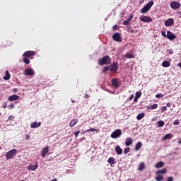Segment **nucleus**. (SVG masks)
<instances>
[{
  "label": "nucleus",
  "mask_w": 181,
  "mask_h": 181,
  "mask_svg": "<svg viewBox=\"0 0 181 181\" xmlns=\"http://www.w3.org/2000/svg\"><path fill=\"white\" fill-rule=\"evenodd\" d=\"M77 122H78V119H72L69 123L70 128H72V127H74Z\"/></svg>",
  "instance_id": "nucleus-17"
},
{
  "label": "nucleus",
  "mask_w": 181,
  "mask_h": 181,
  "mask_svg": "<svg viewBox=\"0 0 181 181\" xmlns=\"http://www.w3.org/2000/svg\"><path fill=\"white\" fill-rule=\"evenodd\" d=\"M35 71L32 69H27L24 70V76H34Z\"/></svg>",
  "instance_id": "nucleus-10"
},
{
  "label": "nucleus",
  "mask_w": 181,
  "mask_h": 181,
  "mask_svg": "<svg viewBox=\"0 0 181 181\" xmlns=\"http://www.w3.org/2000/svg\"><path fill=\"white\" fill-rule=\"evenodd\" d=\"M23 63H25V64H29V63H30V60L26 57H24L23 59Z\"/></svg>",
  "instance_id": "nucleus-32"
},
{
  "label": "nucleus",
  "mask_w": 181,
  "mask_h": 181,
  "mask_svg": "<svg viewBox=\"0 0 181 181\" xmlns=\"http://www.w3.org/2000/svg\"><path fill=\"white\" fill-rule=\"evenodd\" d=\"M71 103H72L73 104H74V100H71Z\"/></svg>",
  "instance_id": "nucleus-58"
},
{
  "label": "nucleus",
  "mask_w": 181,
  "mask_h": 181,
  "mask_svg": "<svg viewBox=\"0 0 181 181\" xmlns=\"http://www.w3.org/2000/svg\"><path fill=\"white\" fill-rule=\"evenodd\" d=\"M178 144H179L180 145L181 144V139H179Z\"/></svg>",
  "instance_id": "nucleus-55"
},
{
  "label": "nucleus",
  "mask_w": 181,
  "mask_h": 181,
  "mask_svg": "<svg viewBox=\"0 0 181 181\" xmlns=\"http://www.w3.org/2000/svg\"><path fill=\"white\" fill-rule=\"evenodd\" d=\"M171 106H172V104H170V103H167V107H171Z\"/></svg>",
  "instance_id": "nucleus-54"
},
{
  "label": "nucleus",
  "mask_w": 181,
  "mask_h": 181,
  "mask_svg": "<svg viewBox=\"0 0 181 181\" xmlns=\"http://www.w3.org/2000/svg\"><path fill=\"white\" fill-rule=\"evenodd\" d=\"M35 52L33 51H27L23 54V57H28V59H30L31 57H33V56H35Z\"/></svg>",
  "instance_id": "nucleus-7"
},
{
  "label": "nucleus",
  "mask_w": 181,
  "mask_h": 181,
  "mask_svg": "<svg viewBox=\"0 0 181 181\" xmlns=\"http://www.w3.org/2000/svg\"><path fill=\"white\" fill-rule=\"evenodd\" d=\"M162 66L163 67H170V62L168 61H164L162 63Z\"/></svg>",
  "instance_id": "nucleus-27"
},
{
  "label": "nucleus",
  "mask_w": 181,
  "mask_h": 181,
  "mask_svg": "<svg viewBox=\"0 0 181 181\" xmlns=\"http://www.w3.org/2000/svg\"><path fill=\"white\" fill-rule=\"evenodd\" d=\"M146 166H145V163H141L139 166V170H140V172H142V170H144V169H145Z\"/></svg>",
  "instance_id": "nucleus-28"
},
{
  "label": "nucleus",
  "mask_w": 181,
  "mask_h": 181,
  "mask_svg": "<svg viewBox=\"0 0 181 181\" xmlns=\"http://www.w3.org/2000/svg\"><path fill=\"white\" fill-rule=\"evenodd\" d=\"M90 95L88 94H85L84 98H89Z\"/></svg>",
  "instance_id": "nucleus-52"
},
{
  "label": "nucleus",
  "mask_w": 181,
  "mask_h": 181,
  "mask_svg": "<svg viewBox=\"0 0 181 181\" xmlns=\"http://www.w3.org/2000/svg\"><path fill=\"white\" fill-rule=\"evenodd\" d=\"M170 8H172V9H179V8H180L181 4L180 3H179V1H172L170 4Z\"/></svg>",
  "instance_id": "nucleus-6"
},
{
  "label": "nucleus",
  "mask_w": 181,
  "mask_h": 181,
  "mask_svg": "<svg viewBox=\"0 0 181 181\" xmlns=\"http://www.w3.org/2000/svg\"><path fill=\"white\" fill-rule=\"evenodd\" d=\"M158 127H163V125H165V122L160 120L158 122Z\"/></svg>",
  "instance_id": "nucleus-36"
},
{
  "label": "nucleus",
  "mask_w": 181,
  "mask_h": 181,
  "mask_svg": "<svg viewBox=\"0 0 181 181\" xmlns=\"http://www.w3.org/2000/svg\"><path fill=\"white\" fill-rule=\"evenodd\" d=\"M174 125H179L180 122H179V119H176L173 122Z\"/></svg>",
  "instance_id": "nucleus-44"
},
{
  "label": "nucleus",
  "mask_w": 181,
  "mask_h": 181,
  "mask_svg": "<svg viewBox=\"0 0 181 181\" xmlns=\"http://www.w3.org/2000/svg\"><path fill=\"white\" fill-rule=\"evenodd\" d=\"M161 35H162V36H163V37H167L168 35H166V29L163 30L161 31Z\"/></svg>",
  "instance_id": "nucleus-37"
},
{
  "label": "nucleus",
  "mask_w": 181,
  "mask_h": 181,
  "mask_svg": "<svg viewBox=\"0 0 181 181\" xmlns=\"http://www.w3.org/2000/svg\"><path fill=\"white\" fill-rule=\"evenodd\" d=\"M166 110H168L166 106H164V107H162V111H166Z\"/></svg>",
  "instance_id": "nucleus-51"
},
{
  "label": "nucleus",
  "mask_w": 181,
  "mask_h": 181,
  "mask_svg": "<svg viewBox=\"0 0 181 181\" xmlns=\"http://www.w3.org/2000/svg\"><path fill=\"white\" fill-rule=\"evenodd\" d=\"M18 91V88H15L13 89V93H16Z\"/></svg>",
  "instance_id": "nucleus-53"
},
{
  "label": "nucleus",
  "mask_w": 181,
  "mask_h": 181,
  "mask_svg": "<svg viewBox=\"0 0 181 181\" xmlns=\"http://www.w3.org/2000/svg\"><path fill=\"white\" fill-rule=\"evenodd\" d=\"M16 153H18V150L16 148H13L7 153H6L5 156H6V160H9V159H13L15 156H16Z\"/></svg>",
  "instance_id": "nucleus-2"
},
{
  "label": "nucleus",
  "mask_w": 181,
  "mask_h": 181,
  "mask_svg": "<svg viewBox=\"0 0 181 181\" xmlns=\"http://www.w3.org/2000/svg\"><path fill=\"white\" fill-rule=\"evenodd\" d=\"M172 134H167L163 138V141H166L167 139H172Z\"/></svg>",
  "instance_id": "nucleus-30"
},
{
  "label": "nucleus",
  "mask_w": 181,
  "mask_h": 181,
  "mask_svg": "<svg viewBox=\"0 0 181 181\" xmlns=\"http://www.w3.org/2000/svg\"><path fill=\"white\" fill-rule=\"evenodd\" d=\"M78 134H80L79 130H78L74 133V135H75V138H77L78 136Z\"/></svg>",
  "instance_id": "nucleus-42"
},
{
  "label": "nucleus",
  "mask_w": 181,
  "mask_h": 181,
  "mask_svg": "<svg viewBox=\"0 0 181 181\" xmlns=\"http://www.w3.org/2000/svg\"><path fill=\"white\" fill-rule=\"evenodd\" d=\"M156 98H163V94L158 93V94L156 95Z\"/></svg>",
  "instance_id": "nucleus-39"
},
{
  "label": "nucleus",
  "mask_w": 181,
  "mask_h": 181,
  "mask_svg": "<svg viewBox=\"0 0 181 181\" xmlns=\"http://www.w3.org/2000/svg\"><path fill=\"white\" fill-rule=\"evenodd\" d=\"M111 83L113 87H115V88H118V87H119V82L118 81V79H117L116 78H113L111 80Z\"/></svg>",
  "instance_id": "nucleus-12"
},
{
  "label": "nucleus",
  "mask_w": 181,
  "mask_h": 181,
  "mask_svg": "<svg viewBox=\"0 0 181 181\" xmlns=\"http://www.w3.org/2000/svg\"><path fill=\"white\" fill-rule=\"evenodd\" d=\"M167 181H173V177H169L167 179Z\"/></svg>",
  "instance_id": "nucleus-49"
},
{
  "label": "nucleus",
  "mask_w": 181,
  "mask_h": 181,
  "mask_svg": "<svg viewBox=\"0 0 181 181\" xmlns=\"http://www.w3.org/2000/svg\"><path fill=\"white\" fill-rule=\"evenodd\" d=\"M8 107V110H12L13 108H15V105L11 104Z\"/></svg>",
  "instance_id": "nucleus-43"
},
{
  "label": "nucleus",
  "mask_w": 181,
  "mask_h": 181,
  "mask_svg": "<svg viewBox=\"0 0 181 181\" xmlns=\"http://www.w3.org/2000/svg\"><path fill=\"white\" fill-rule=\"evenodd\" d=\"M165 166V163L160 161L156 164V169H160V168H163Z\"/></svg>",
  "instance_id": "nucleus-22"
},
{
  "label": "nucleus",
  "mask_w": 181,
  "mask_h": 181,
  "mask_svg": "<svg viewBox=\"0 0 181 181\" xmlns=\"http://www.w3.org/2000/svg\"><path fill=\"white\" fill-rule=\"evenodd\" d=\"M133 18H134V15H130L129 17L128 18L127 21L129 22H131V21H132Z\"/></svg>",
  "instance_id": "nucleus-45"
},
{
  "label": "nucleus",
  "mask_w": 181,
  "mask_h": 181,
  "mask_svg": "<svg viewBox=\"0 0 181 181\" xmlns=\"http://www.w3.org/2000/svg\"><path fill=\"white\" fill-rule=\"evenodd\" d=\"M95 131H98V129H94V128H91V129H87V130L85 131L83 133H86V132H94Z\"/></svg>",
  "instance_id": "nucleus-34"
},
{
  "label": "nucleus",
  "mask_w": 181,
  "mask_h": 181,
  "mask_svg": "<svg viewBox=\"0 0 181 181\" xmlns=\"http://www.w3.org/2000/svg\"><path fill=\"white\" fill-rule=\"evenodd\" d=\"M129 22L130 21H128V20H126V21H123V25H129Z\"/></svg>",
  "instance_id": "nucleus-47"
},
{
  "label": "nucleus",
  "mask_w": 181,
  "mask_h": 181,
  "mask_svg": "<svg viewBox=\"0 0 181 181\" xmlns=\"http://www.w3.org/2000/svg\"><path fill=\"white\" fill-rule=\"evenodd\" d=\"M145 117V113H140L137 115L136 119H138V121H141V119H142V118H144Z\"/></svg>",
  "instance_id": "nucleus-29"
},
{
  "label": "nucleus",
  "mask_w": 181,
  "mask_h": 181,
  "mask_svg": "<svg viewBox=\"0 0 181 181\" xmlns=\"http://www.w3.org/2000/svg\"><path fill=\"white\" fill-rule=\"evenodd\" d=\"M112 29H113L114 30H117L118 29V25H114L113 28H112Z\"/></svg>",
  "instance_id": "nucleus-48"
},
{
  "label": "nucleus",
  "mask_w": 181,
  "mask_h": 181,
  "mask_svg": "<svg viewBox=\"0 0 181 181\" xmlns=\"http://www.w3.org/2000/svg\"><path fill=\"white\" fill-rule=\"evenodd\" d=\"M26 139H29V135L27 136Z\"/></svg>",
  "instance_id": "nucleus-59"
},
{
  "label": "nucleus",
  "mask_w": 181,
  "mask_h": 181,
  "mask_svg": "<svg viewBox=\"0 0 181 181\" xmlns=\"http://www.w3.org/2000/svg\"><path fill=\"white\" fill-rule=\"evenodd\" d=\"M124 57H126V59H134L135 57V55L132 53H127L124 54Z\"/></svg>",
  "instance_id": "nucleus-23"
},
{
  "label": "nucleus",
  "mask_w": 181,
  "mask_h": 181,
  "mask_svg": "<svg viewBox=\"0 0 181 181\" xmlns=\"http://www.w3.org/2000/svg\"><path fill=\"white\" fill-rule=\"evenodd\" d=\"M132 142H134V141L132 140V139L131 137L127 138L126 141H125L126 146H129L130 145H132Z\"/></svg>",
  "instance_id": "nucleus-19"
},
{
  "label": "nucleus",
  "mask_w": 181,
  "mask_h": 181,
  "mask_svg": "<svg viewBox=\"0 0 181 181\" xmlns=\"http://www.w3.org/2000/svg\"><path fill=\"white\" fill-rule=\"evenodd\" d=\"M142 148V143L141 141L138 142L135 146V151H139Z\"/></svg>",
  "instance_id": "nucleus-26"
},
{
  "label": "nucleus",
  "mask_w": 181,
  "mask_h": 181,
  "mask_svg": "<svg viewBox=\"0 0 181 181\" xmlns=\"http://www.w3.org/2000/svg\"><path fill=\"white\" fill-rule=\"evenodd\" d=\"M134 99V95H131L130 97L129 98V101H131V100Z\"/></svg>",
  "instance_id": "nucleus-50"
},
{
  "label": "nucleus",
  "mask_w": 181,
  "mask_h": 181,
  "mask_svg": "<svg viewBox=\"0 0 181 181\" xmlns=\"http://www.w3.org/2000/svg\"><path fill=\"white\" fill-rule=\"evenodd\" d=\"M137 100H138V98H135L134 99V101H137Z\"/></svg>",
  "instance_id": "nucleus-56"
},
{
  "label": "nucleus",
  "mask_w": 181,
  "mask_h": 181,
  "mask_svg": "<svg viewBox=\"0 0 181 181\" xmlns=\"http://www.w3.org/2000/svg\"><path fill=\"white\" fill-rule=\"evenodd\" d=\"M8 101H16V100H19V96L18 95H13L8 98Z\"/></svg>",
  "instance_id": "nucleus-16"
},
{
  "label": "nucleus",
  "mask_w": 181,
  "mask_h": 181,
  "mask_svg": "<svg viewBox=\"0 0 181 181\" xmlns=\"http://www.w3.org/2000/svg\"><path fill=\"white\" fill-rule=\"evenodd\" d=\"M178 66H179V67H180V69H181V63H179V64H178Z\"/></svg>",
  "instance_id": "nucleus-57"
},
{
  "label": "nucleus",
  "mask_w": 181,
  "mask_h": 181,
  "mask_svg": "<svg viewBox=\"0 0 181 181\" xmlns=\"http://www.w3.org/2000/svg\"><path fill=\"white\" fill-rule=\"evenodd\" d=\"M168 172V170L166 168H163V170H160L157 171V175H165Z\"/></svg>",
  "instance_id": "nucleus-24"
},
{
  "label": "nucleus",
  "mask_w": 181,
  "mask_h": 181,
  "mask_svg": "<svg viewBox=\"0 0 181 181\" xmlns=\"http://www.w3.org/2000/svg\"><path fill=\"white\" fill-rule=\"evenodd\" d=\"M37 168H39V165H37V163H36L35 165H32V164H30L27 167V169L28 170H32L33 172H34V170H37Z\"/></svg>",
  "instance_id": "nucleus-13"
},
{
  "label": "nucleus",
  "mask_w": 181,
  "mask_h": 181,
  "mask_svg": "<svg viewBox=\"0 0 181 181\" xmlns=\"http://www.w3.org/2000/svg\"><path fill=\"white\" fill-rule=\"evenodd\" d=\"M4 80H9L11 78V74L9 71H6L5 76L3 77Z\"/></svg>",
  "instance_id": "nucleus-25"
},
{
  "label": "nucleus",
  "mask_w": 181,
  "mask_h": 181,
  "mask_svg": "<svg viewBox=\"0 0 181 181\" xmlns=\"http://www.w3.org/2000/svg\"><path fill=\"white\" fill-rule=\"evenodd\" d=\"M166 37H168V39H169V40H175V39H176V35H175V34H173V33H172L170 31H168Z\"/></svg>",
  "instance_id": "nucleus-11"
},
{
  "label": "nucleus",
  "mask_w": 181,
  "mask_h": 181,
  "mask_svg": "<svg viewBox=\"0 0 181 181\" xmlns=\"http://www.w3.org/2000/svg\"><path fill=\"white\" fill-rule=\"evenodd\" d=\"M112 39L115 42H122V39L121 38V35H119V33H115L112 35Z\"/></svg>",
  "instance_id": "nucleus-8"
},
{
  "label": "nucleus",
  "mask_w": 181,
  "mask_h": 181,
  "mask_svg": "<svg viewBox=\"0 0 181 181\" xmlns=\"http://www.w3.org/2000/svg\"><path fill=\"white\" fill-rule=\"evenodd\" d=\"M40 125H42L41 122L37 123L36 122H34L31 123L30 128H39V127H40Z\"/></svg>",
  "instance_id": "nucleus-18"
},
{
  "label": "nucleus",
  "mask_w": 181,
  "mask_h": 181,
  "mask_svg": "<svg viewBox=\"0 0 181 181\" xmlns=\"http://www.w3.org/2000/svg\"><path fill=\"white\" fill-rule=\"evenodd\" d=\"M131 33H134V30H131Z\"/></svg>",
  "instance_id": "nucleus-60"
},
{
  "label": "nucleus",
  "mask_w": 181,
  "mask_h": 181,
  "mask_svg": "<svg viewBox=\"0 0 181 181\" xmlns=\"http://www.w3.org/2000/svg\"><path fill=\"white\" fill-rule=\"evenodd\" d=\"M110 71H118V62H113L109 66Z\"/></svg>",
  "instance_id": "nucleus-5"
},
{
  "label": "nucleus",
  "mask_w": 181,
  "mask_h": 181,
  "mask_svg": "<svg viewBox=\"0 0 181 181\" xmlns=\"http://www.w3.org/2000/svg\"><path fill=\"white\" fill-rule=\"evenodd\" d=\"M140 21H141V22H152V18L149 17V16H141L139 17Z\"/></svg>",
  "instance_id": "nucleus-9"
},
{
  "label": "nucleus",
  "mask_w": 181,
  "mask_h": 181,
  "mask_svg": "<svg viewBox=\"0 0 181 181\" xmlns=\"http://www.w3.org/2000/svg\"><path fill=\"white\" fill-rule=\"evenodd\" d=\"M107 70H110V66H104L103 73H107Z\"/></svg>",
  "instance_id": "nucleus-40"
},
{
  "label": "nucleus",
  "mask_w": 181,
  "mask_h": 181,
  "mask_svg": "<svg viewBox=\"0 0 181 181\" xmlns=\"http://www.w3.org/2000/svg\"><path fill=\"white\" fill-rule=\"evenodd\" d=\"M115 152L117 153V155H122V148L119 146H117L115 147Z\"/></svg>",
  "instance_id": "nucleus-20"
},
{
  "label": "nucleus",
  "mask_w": 181,
  "mask_h": 181,
  "mask_svg": "<svg viewBox=\"0 0 181 181\" xmlns=\"http://www.w3.org/2000/svg\"><path fill=\"white\" fill-rule=\"evenodd\" d=\"M120 135H122V131H121L119 129H117L111 134L110 136L111 138H113V139H115L116 138H119Z\"/></svg>",
  "instance_id": "nucleus-4"
},
{
  "label": "nucleus",
  "mask_w": 181,
  "mask_h": 181,
  "mask_svg": "<svg viewBox=\"0 0 181 181\" xmlns=\"http://www.w3.org/2000/svg\"><path fill=\"white\" fill-rule=\"evenodd\" d=\"M129 152H131V148L129 147H127L126 148H124L123 153H124V155H127V153H129Z\"/></svg>",
  "instance_id": "nucleus-33"
},
{
  "label": "nucleus",
  "mask_w": 181,
  "mask_h": 181,
  "mask_svg": "<svg viewBox=\"0 0 181 181\" xmlns=\"http://www.w3.org/2000/svg\"><path fill=\"white\" fill-rule=\"evenodd\" d=\"M8 121H12V119H15V116L10 115V116H8Z\"/></svg>",
  "instance_id": "nucleus-41"
},
{
  "label": "nucleus",
  "mask_w": 181,
  "mask_h": 181,
  "mask_svg": "<svg viewBox=\"0 0 181 181\" xmlns=\"http://www.w3.org/2000/svg\"><path fill=\"white\" fill-rule=\"evenodd\" d=\"M49 153V147L44 148L41 151V155L42 158H46V155Z\"/></svg>",
  "instance_id": "nucleus-14"
},
{
  "label": "nucleus",
  "mask_w": 181,
  "mask_h": 181,
  "mask_svg": "<svg viewBox=\"0 0 181 181\" xmlns=\"http://www.w3.org/2000/svg\"><path fill=\"white\" fill-rule=\"evenodd\" d=\"M98 64H100V66H104V64H111V57H110L108 55L103 57L98 60Z\"/></svg>",
  "instance_id": "nucleus-1"
},
{
  "label": "nucleus",
  "mask_w": 181,
  "mask_h": 181,
  "mask_svg": "<svg viewBox=\"0 0 181 181\" xmlns=\"http://www.w3.org/2000/svg\"><path fill=\"white\" fill-rule=\"evenodd\" d=\"M175 21L173 20V18H170L165 22V25L166 26H172V25H173Z\"/></svg>",
  "instance_id": "nucleus-15"
},
{
  "label": "nucleus",
  "mask_w": 181,
  "mask_h": 181,
  "mask_svg": "<svg viewBox=\"0 0 181 181\" xmlns=\"http://www.w3.org/2000/svg\"><path fill=\"white\" fill-rule=\"evenodd\" d=\"M142 95V93L136 92V98H139Z\"/></svg>",
  "instance_id": "nucleus-38"
},
{
  "label": "nucleus",
  "mask_w": 181,
  "mask_h": 181,
  "mask_svg": "<svg viewBox=\"0 0 181 181\" xmlns=\"http://www.w3.org/2000/svg\"><path fill=\"white\" fill-rule=\"evenodd\" d=\"M108 163L110 165V166H112V165L115 164V159L114 157H110L107 160Z\"/></svg>",
  "instance_id": "nucleus-21"
},
{
  "label": "nucleus",
  "mask_w": 181,
  "mask_h": 181,
  "mask_svg": "<svg viewBox=\"0 0 181 181\" xmlns=\"http://www.w3.org/2000/svg\"><path fill=\"white\" fill-rule=\"evenodd\" d=\"M153 1H151L148 2L146 6H144V8L141 10V12L142 13H146L152 6H153Z\"/></svg>",
  "instance_id": "nucleus-3"
},
{
  "label": "nucleus",
  "mask_w": 181,
  "mask_h": 181,
  "mask_svg": "<svg viewBox=\"0 0 181 181\" xmlns=\"http://www.w3.org/2000/svg\"><path fill=\"white\" fill-rule=\"evenodd\" d=\"M8 107V104L6 103H4L2 104V108H6Z\"/></svg>",
  "instance_id": "nucleus-46"
},
{
  "label": "nucleus",
  "mask_w": 181,
  "mask_h": 181,
  "mask_svg": "<svg viewBox=\"0 0 181 181\" xmlns=\"http://www.w3.org/2000/svg\"><path fill=\"white\" fill-rule=\"evenodd\" d=\"M158 108V104L155 103L148 107L149 110H156Z\"/></svg>",
  "instance_id": "nucleus-31"
},
{
  "label": "nucleus",
  "mask_w": 181,
  "mask_h": 181,
  "mask_svg": "<svg viewBox=\"0 0 181 181\" xmlns=\"http://www.w3.org/2000/svg\"><path fill=\"white\" fill-rule=\"evenodd\" d=\"M156 181H162L163 180V175H158L156 177Z\"/></svg>",
  "instance_id": "nucleus-35"
}]
</instances>
